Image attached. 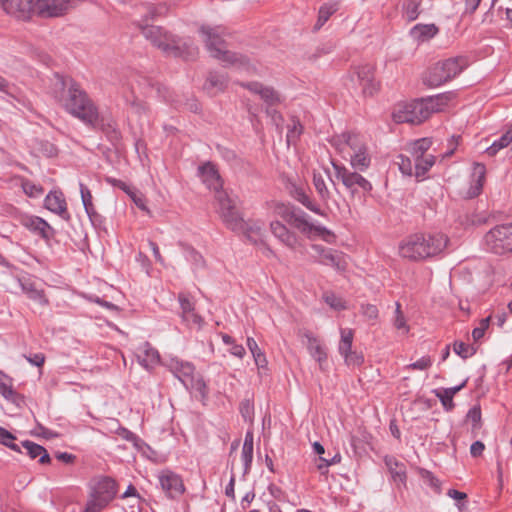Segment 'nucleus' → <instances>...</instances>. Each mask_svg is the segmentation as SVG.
Masks as SVG:
<instances>
[{
  "label": "nucleus",
  "instance_id": "19",
  "mask_svg": "<svg viewBox=\"0 0 512 512\" xmlns=\"http://www.w3.org/2000/svg\"><path fill=\"white\" fill-rule=\"evenodd\" d=\"M289 225L295 227L302 233H309L316 231L320 235H332V232L324 226H314L307 220V214L301 209L296 208L293 212V217L290 219Z\"/></svg>",
  "mask_w": 512,
  "mask_h": 512
},
{
  "label": "nucleus",
  "instance_id": "47",
  "mask_svg": "<svg viewBox=\"0 0 512 512\" xmlns=\"http://www.w3.org/2000/svg\"><path fill=\"white\" fill-rule=\"evenodd\" d=\"M313 185L323 201H327L330 198V192L326 186L325 180L320 173H314Z\"/></svg>",
  "mask_w": 512,
  "mask_h": 512
},
{
  "label": "nucleus",
  "instance_id": "7",
  "mask_svg": "<svg viewBox=\"0 0 512 512\" xmlns=\"http://www.w3.org/2000/svg\"><path fill=\"white\" fill-rule=\"evenodd\" d=\"M215 200L219 206V213L227 225L233 231H245L248 234L255 232L260 234L261 228L259 226L247 227V224L236 209L233 200L222 189L215 192Z\"/></svg>",
  "mask_w": 512,
  "mask_h": 512
},
{
  "label": "nucleus",
  "instance_id": "24",
  "mask_svg": "<svg viewBox=\"0 0 512 512\" xmlns=\"http://www.w3.org/2000/svg\"><path fill=\"white\" fill-rule=\"evenodd\" d=\"M22 224L33 232L38 233L42 238L48 240L54 234L53 228L38 216H28L23 219Z\"/></svg>",
  "mask_w": 512,
  "mask_h": 512
},
{
  "label": "nucleus",
  "instance_id": "58",
  "mask_svg": "<svg viewBox=\"0 0 512 512\" xmlns=\"http://www.w3.org/2000/svg\"><path fill=\"white\" fill-rule=\"evenodd\" d=\"M397 164L399 166V170L404 174V175H408V176H411L413 174V164H412V160L404 155V154H400L397 156Z\"/></svg>",
  "mask_w": 512,
  "mask_h": 512
},
{
  "label": "nucleus",
  "instance_id": "16",
  "mask_svg": "<svg viewBox=\"0 0 512 512\" xmlns=\"http://www.w3.org/2000/svg\"><path fill=\"white\" fill-rule=\"evenodd\" d=\"M70 0H36L35 12L44 18L59 17L68 10Z\"/></svg>",
  "mask_w": 512,
  "mask_h": 512
},
{
  "label": "nucleus",
  "instance_id": "35",
  "mask_svg": "<svg viewBox=\"0 0 512 512\" xmlns=\"http://www.w3.org/2000/svg\"><path fill=\"white\" fill-rule=\"evenodd\" d=\"M253 432L247 431L244 438V443L242 447L241 458L244 464V474H248L251 469V464L253 460Z\"/></svg>",
  "mask_w": 512,
  "mask_h": 512
},
{
  "label": "nucleus",
  "instance_id": "38",
  "mask_svg": "<svg viewBox=\"0 0 512 512\" xmlns=\"http://www.w3.org/2000/svg\"><path fill=\"white\" fill-rule=\"evenodd\" d=\"M350 162L355 170L365 171L371 163V157L368 154L367 148L360 152L352 153L350 155Z\"/></svg>",
  "mask_w": 512,
  "mask_h": 512
},
{
  "label": "nucleus",
  "instance_id": "30",
  "mask_svg": "<svg viewBox=\"0 0 512 512\" xmlns=\"http://www.w3.org/2000/svg\"><path fill=\"white\" fill-rule=\"evenodd\" d=\"M304 335L307 338V349L309 354L319 363L320 366H322V363L327 360L325 347L312 333L306 332Z\"/></svg>",
  "mask_w": 512,
  "mask_h": 512
},
{
  "label": "nucleus",
  "instance_id": "49",
  "mask_svg": "<svg viewBox=\"0 0 512 512\" xmlns=\"http://www.w3.org/2000/svg\"><path fill=\"white\" fill-rule=\"evenodd\" d=\"M323 299L332 309L341 311L346 309L345 301L335 293L328 291L323 294Z\"/></svg>",
  "mask_w": 512,
  "mask_h": 512
},
{
  "label": "nucleus",
  "instance_id": "8",
  "mask_svg": "<svg viewBox=\"0 0 512 512\" xmlns=\"http://www.w3.org/2000/svg\"><path fill=\"white\" fill-rule=\"evenodd\" d=\"M116 494V481L108 476L100 477L89 495L88 511L101 512L115 498Z\"/></svg>",
  "mask_w": 512,
  "mask_h": 512
},
{
  "label": "nucleus",
  "instance_id": "60",
  "mask_svg": "<svg viewBox=\"0 0 512 512\" xmlns=\"http://www.w3.org/2000/svg\"><path fill=\"white\" fill-rule=\"evenodd\" d=\"M360 312L368 320H376L379 314L377 306L373 304H362Z\"/></svg>",
  "mask_w": 512,
  "mask_h": 512
},
{
  "label": "nucleus",
  "instance_id": "20",
  "mask_svg": "<svg viewBox=\"0 0 512 512\" xmlns=\"http://www.w3.org/2000/svg\"><path fill=\"white\" fill-rule=\"evenodd\" d=\"M249 91L260 96L266 106H277L281 103L280 94L272 87L260 82H250L243 85Z\"/></svg>",
  "mask_w": 512,
  "mask_h": 512
},
{
  "label": "nucleus",
  "instance_id": "29",
  "mask_svg": "<svg viewBox=\"0 0 512 512\" xmlns=\"http://www.w3.org/2000/svg\"><path fill=\"white\" fill-rule=\"evenodd\" d=\"M331 143L337 147H340L342 144H346L350 147L353 153L360 152L367 148L360 135L353 132H344L340 136L335 137Z\"/></svg>",
  "mask_w": 512,
  "mask_h": 512
},
{
  "label": "nucleus",
  "instance_id": "55",
  "mask_svg": "<svg viewBox=\"0 0 512 512\" xmlns=\"http://www.w3.org/2000/svg\"><path fill=\"white\" fill-rule=\"evenodd\" d=\"M466 418L472 422V431L481 428V408L479 405L469 409Z\"/></svg>",
  "mask_w": 512,
  "mask_h": 512
},
{
  "label": "nucleus",
  "instance_id": "43",
  "mask_svg": "<svg viewBox=\"0 0 512 512\" xmlns=\"http://www.w3.org/2000/svg\"><path fill=\"white\" fill-rule=\"evenodd\" d=\"M421 0H405L403 3V11L408 21H414L419 16V7Z\"/></svg>",
  "mask_w": 512,
  "mask_h": 512
},
{
  "label": "nucleus",
  "instance_id": "50",
  "mask_svg": "<svg viewBox=\"0 0 512 512\" xmlns=\"http://www.w3.org/2000/svg\"><path fill=\"white\" fill-rule=\"evenodd\" d=\"M341 356L344 358V362L348 367H359L364 362V356L361 352L353 351L342 353Z\"/></svg>",
  "mask_w": 512,
  "mask_h": 512
},
{
  "label": "nucleus",
  "instance_id": "13",
  "mask_svg": "<svg viewBox=\"0 0 512 512\" xmlns=\"http://www.w3.org/2000/svg\"><path fill=\"white\" fill-rule=\"evenodd\" d=\"M158 481L165 496L170 500H178L186 491L182 477L170 469L160 471Z\"/></svg>",
  "mask_w": 512,
  "mask_h": 512
},
{
  "label": "nucleus",
  "instance_id": "34",
  "mask_svg": "<svg viewBox=\"0 0 512 512\" xmlns=\"http://www.w3.org/2000/svg\"><path fill=\"white\" fill-rule=\"evenodd\" d=\"M194 370V366L188 362H177L172 368L175 377L178 378L188 390L189 382H191V379L194 377Z\"/></svg>",
  "mask_w": 512,
  "mask_h": 512
},
{
  "label": "nucleus",
  "instance_id": "54",
  "mask_svg": "<svg viewBox=\"0 0 512 512\" xmlns=\"http://www.w3.org/2000/svg\"><path fill=\"white\" fill-rule=\"evenodd\" d=\"M22 188L24 193L29 197H38L43 194L44 189L42 186L33 183L30 180L22 181Z\"/></svg>",
  "mask_w": 512,
  "mask_h": 512
},
{
  "label": "nucleus",
  "instance_id": "27",
  "mask_svg": "<svg viewBox=\"0 0 512 512\" xmlns=\"http://www.w3.org/2000/svg\"><path fill=\"white\" fill-rule=\"evenodd\" d=\"M384 463L388 468L393 481L398 485L406 486L407 473L404 463L399 462L394 456H385Z\"/></svg>",
  "mask_w": 512,
  "mask_h": 512
},
{
  "label": "nucleus",
  "instance_id": "32",
  "mask_svg": "<svg viewBox=\"0 0 512 512\" xmlns=\"http://www.w3.org/2000/svg\"><path fill=\"white\" fill-rule=\"evenodd\" d=\"M21 446L27 450V454L31 459L39 457V463L41 464H48L51 462V458L43 446L30 440L22 441Z\"/></svg>",
  "mask_w": 512,
  "mask_h": 512
},
{
  "label": "nucleus",
  "instance_id": "42",
  "mask_svg": "<svg viewBox=\"0 0 512 512\" xmlns=\"http://www.w3.org/2000/svg\"><path fill=\"white\" fill-rule=\"evenodd\" d=\"M189 389L199 394L200 400L204 402L208 398V387L201 376L193 377L189 382Z\"/></svg>",
  "mask_w": 512,
  "mask_h": 512
},
{
  "label": "nucleus",
  "instance_id": "12",
  "mask_svg": "<svg viewBox=\"0 0 512 512\" xmlns=\"http://www.w3.org/2000/svg\"><path fill=\"white\" fill-rule=\"evenodd\" d=\"M311 249L313 251L312 257L315 262L321 265L331 266L339 272H343L347 269V262L342 252L319 244H313Z\"/></svg>",
  "mask_w": 512,
  "mask_h": 512
},
{
  "label": "nucleus",
  "instance_id": "6",
  "mask_svg": "<svg viewBox=\"0 0 512 512\" xmlns=\"http://www.w3.org/2000/svg\"><path fill=\"white\" fill-rule=\"evenodd\" d=\"M468 61L463 56L451 57L433 64L425 73L423 83L431 88L439 87L457 77Z\"/></svg>",
  "mask_w": 512,
  "mask_h": 512
},
{
  "label": "nucleus",
  "instance_id": "63",
  "mask_svg": "<svg viewBox=\"0 0 512 512\" xmlns=\"http://www.w3.org/2000/svg\"><path fill=\"white\" fill-rule=\"evenodd\" d=\"M80 194H81V199H82L84 209H89V207L93 205V203H92L93 197H92V194H91V191L89 190V188L86 185H84L83 183H80Z\"/></svg>",
  "mask_w": 512,
  "mask_h": 512
},
{
  "label": "nucleus",
  "instance_id": "22",
  "mask_svg": "<svg viewBox=\"0 0 512 512\" xmlns=\"http://www.w3.org/2000/svg\"><path fill=\"white\" fill-rule=\"evenodd\" d=\"M137 358L139 364L148 371L160 363L159 352L149 342L139 346Z\"/></svg>",
  "mask_w": 512,
  "mask_h": 512
},
{
  "label": "nucleus",
  "instance_id": "45",
  "mask_svg": "<svg viewBox=\"0 0 512 512\" xmlns=\"http://www.w3.org/2000/svg\"><path fill=\"white\" fill-rule=\"evenodd\" d=\"M116 433L121 438L125 439L128 442H131L133 444V446L138 450H140L142 448V446L144 445V441L138 435H136L135 433H133L132 431H130L129 429H127L125 427L120 426L116 430Z\"/></svg>",
  "mask_w": 512,
  "mask_h": 512
},
{
  "label": "nucleus",
  "instance_id": "21",
  "mask_svg": "<svg viewBox=\"0 0 512 512\" xmlns=\"http://www.w3.org/2000/svg\"><path fill=\"white\" fill-rule=\"evenodd\" d=\"M88 126L102 131L113 145H117L122 139V134L116 122L111 118L100 117L99 113L96 124Z\"/></svg>",
  "mask_w": 512,
  "mask_h": 512
},
{
  "label": "nucleus",
  "instance_id": "64",
  "mask_svg": "<svg viewBox=\"0 0 512 512\" xmlns=\"http://www.w3.org/2000/svg\"><path fill=\"white\" fill-rule=\"evenodd\" d=\"M485 450V445L482 441H475L470 446V454L472 457H479L483 454V451Z\"/></svg>",
  "mask_w": 512,
  "mask_h": 512
},
{
  "label": "nucleus",
  "instance_id": "23",
  "mask_svg": "<svg viewBox=\"0 0 512 512\" xmlns=\"http://www.w3.org/2000/svg\"><path fill=\"white\" fill-rule=\"evenodd\" d=\"M19 284L22 291L30 300L35 301L42 306L49 305V300L45 295V291L37 288L36 283L31 278H19Z\"/></svg>",
  "mask_w": 512,
  "mask_h": 512
},
{
  "label": "nucleus",
  "instance_id": "3",
  "mask_svg": "<svg viewBox=\"0 0 512 512\" xmlns=\"http://www.w3.org/2000/svg\"><path fill=\"white\" fill-rule=\"evenodd\" d=\"M448 100V96L439 94L398 104L392 113L393 121L398 124H421L433 113L440 111L441 107L446 105Z\"/></svg>",
  "mask_w": 512,
  "mask_h": 512
},
{
  "label": "nucleus",
  "instance_id": "25",
  "mask_svg": "<svg viewBox=\"0 0 512 512\" xmlns=\"http://www.w3.org/2000/svg\"><path fill=\"white\" fill-rule=\"evenodd\" d=\"M486 175L485 165L482 163H474L473 166V180L467 190L466 198L472 199L479 196L483 189V184Z\"/></svg>",
  "mask_w": 512,
  "mask_h": 512
},
{
  "label": "nucleus",
  "instance_id": "46",
  "mask_svg": "<svg viewBox=\"0 0 512 512\" xmlns=\"http://www.w3.org/2000/svg\"><path fill=\"white\" fill-rule=\"evenodd\" d=\"M353 337L354 332L352 329H341V340L338 346L340 354L350 352V349H352Z\"/></svg>",
  "mask_w": 512,
  "mask_h": 512
},
{
  "label": "nucleus",
  "instance_id": "59",
  "mask_svg": "<svg viewBox=\"0 0 512 512\" xmlns=\"http://www.w3.org/2000/svg\"><path fill=\"white\" fill-rule=\"evenodd\" d=\"M432 366L430 356H423L419 360L405 366L406 370H426Z\"/></svg>",
  "mask_w": 512,
  "mask_h": 512
},
{
  "label": "nucleus",
  "instance_id": "37",
  "mask_svg": "<svg viewBox=\"0 0 512 512\" xmlns=\"http://www.w3.org/2000/svg\"><path fill=\"white\" fill-rule=\"evenodd\" d=\"M434 164L435 156L432 154L414 159L415 177L423 179Z\"/></svg>",
  "mask_w": 512,
  "mask_h": 512
},
{
  "label": "nucleus",
  "instance_id": "53",
  "mask_svg": "<svg viewBox=\"0 0 512 512\" xmlns=\"http://www.w3.org/2000/svg\"><path fill=\"white\" fill-rule=\"evenodd\" d=\"M434 395L440 400L443 408L446 411H452L455 407V404L453 402V397L449 394L445 393L444 388L435 389L433 390Z\"/></svg>",
  "mask_w": 512,
  "mask_h": 512
},
{
  "label": "nucleus",
  "instance_id": "61",
  "mask_svg": "<svg viewBox=\"0 0 512 512\" xmlns=\"http://www.w3.org/2000/svg\"><path fill=\"white\" fill-rule=\"evenodd\" d=\"M303 130L301 123L297 120H293V125L289 127L287 132V142L295 141L299 138Z\"/></svg>",
  "mask_w": 512,
  "mask_h": 512
},
{
  "label": "nucleus",
  "instance_id": "44",
  "mask_svg": "<svg viewBox=\"0 0 512 512\" xmlns=\"http://www.w3.org/2000/svg\"><path fill=\"white\" fill-rule=\"evenodd\" d=\"M16 436L7 429L0 426V444L10 448L15 452L21 453V446L15 443Z\"/></svg>",
  "mask_w": 512,
  "mask_h": 512
},
{
  "label": "nucleus",
  "instance_id": "62",
  "mask_svg": "<svg viewBox=\"0 0 512 512\" xmlns=\"http://www.w3.org/2000/svg\"><path fill=\"white\" fill-rule=\"evenodd\" d=\"M85 211L94 227L102 226L104 223V218L96 211L94 205L90 206L89 209H85Z\"/></svg>",
  "mask_w": 512,
  "mask_h": 512
},
{
  "label": "nucleus",
  "instance_id": "11",
  "mask_svg": "<svg viewBox=\"0 0 512 512\" xmlns=\"http://www.w3.org/2000/svg\"><path fill=\"white\" fill-rule=\"evenodd\" d=\"M335 170L336 177L341 180L343 185L350 190L352 194L358 192L360 189L364 193L372 191V184L356 171H350L345 166L332 163Z\"/></svg>",
  "mask_w": 512,
  "mask_h": 512
},
{
  "label": "nucleus",
  "instance_id": "26",
  "mask_svg": "<svg viewBox=\"0 0 512 512\" xmlns=\"http://www.w3.org/2000/svg\"><path fill=\"white\" fill-rule=\"evenodd\" d=\"M270 229L273 235L289 248H295L298 242L297 236L280 221H272Z\"/></svg>",
  "mask_w": 512,
  "mask_h": 512
},
{
  "label": "nucleus",
  "instance_id": "18",
  "mask_svg": "<svg viewBox=\"0 0 512 512\" xmlns=\"http://www.w3.org/2000/svg\"><path fill=\"white\" fill-rule=\"evenodd\" d=\"M198 174L208 189L217 192L223 188V180L215 164L208 161L198 167Z\"/></svg>",
  "mask_w": 512,
  "mask_h": 512
},
{
  "label": "nucleus",
  "instance_id": "36",
  "mask_svg": "<svg viewBox=\"0 0 512 512\" xmlns=\"http://www.w3.org/2000/svg\"><path fill=\"white\" fill-rule=\"evenodd\" d=\"M438 31L434 24H417L411 29L410 34L414 39L423 42L433 38Z\"/></svg>",
  "mask_w": 512,
  "mask_h": 512
},
{
  "label": "nucleus",
  "instance_id": "15",
  "mask_svg": "<svg viewBox=\"0 0 512 512\" xmlns=\"http://www.w3.org/2000/svg\"><path fill=\"white\" fill-rule=\"evenodd\" d=\"M178 301L181 308L182 320L189 326L200 329L204 323L203 318L195 311V303L187 293H179Z\"/></svg>",
  "mask_w": 512,
  "mask_h": 512
},
{
  "label": "nucleus",
  "instance_id": "10",
  "mask_svg": "<svg viewBox=\"0 0 512 512\" xmlns=\"http://www.w3.org/2000/svg\"><path fill=\"white\" fill-rule=\"evenodd\" d=\"M352 88L360 87L364 96H373L379 91L380 84L375 80V68L370 64L354 67L348 77Z\"/></svg>",
  "mask_w": 512,
  "mask_h": 512
},
{
  "label": "nucleus",
  "instance_id": "39",
  "mask_svg": "<svg viewBox=\"0 0 512 512\" xmlns=\"http://www.w3.org/2000/svg\"><path fill=\"white\" fill-rule=\"evenodd\" d=\"M511 142L512 129H509L486 149V153L489 156H495L501 149L507 147Z\"/></svg>",
  "mask_w": 512,
  "mask_h": 512
},
{
  "label": "nucleus",
  "instance_id": "48",
  "mask_svg": "<svg viewBox=\"0 0 512 512\" xmlns=\"http://www.w3.org/2000/svg\"><path fill=\"white\" fill-rule=\"evenodd\" d=\"M337 8L335 5L324 4L320 7L318 13V19L315 25V29L322 27L328 19L336 12Z\"/></svg>",
  "mask_w": 512,
  "mask_h": 512
},
{
  "label": "nucleus",
  "instance_id": "4",
  "mask_svg": "<svg viewBox=\"0 0 512 512\" xmlns=\"http://www.w3.org/2000/svg\"><path fill=\"white\" fill-rule=\"evenodd\" d=\"M141 29L144 37L167 55L188 59L196 54V48L160 26L145 25Z\"/></svg>",
  "mask_w": 512,
  "mask_h": 512
},
{
  "label": "nucleus",
  "instance_id": "33",
  "mask_svg": "<svg viewBox=\"0 0 512 512\" xmlns=\"http://www.w3.org/2000/svg\"><path fill=\"white\" fill-rule=\"evenodd\" d=\"M227 86V78L225 75L218 72H210L204 84V89L214 95L218 92L224 91Z\"/></svg>",
  "mask_w": 512,
  "mask_h": 512
},
{
  "label": "nucleus",
  "instance_id": "2",
  "mask_svg": "<svg viewBox=\"0 0 512 512\" xmlns=\"http://www.w3.org/2000/svg\"><path fill=\"white\" fill-rule=\"evenodd\" d=\"M448 238L442 233H414L399 244V254L410 261H424L439 255Z\"/></svg>",
  "mask_w": 512,
  "mask_h": 512
},
{
  "label": "nucleus",
  "instance_id": "9",
  "mask_svg": "<svg viewBox=\"0 0 512 512\" xmlns=\"http://www.w3.org/2000/svg\"><path fill=\"white\" fill-rule=\"evenodd\" d=\"M486 249L497 255L512 252V222L494 226L484 235Z\"/></svg>",
  "mask_w": 512,
  "mask_h": 512
},
{
  "label": "nucleus",
  "instance_id": "56",
  "mask_svg": "<svg viewBox=\"0 0 512 512\" xmlns=\"http://www.w3.org/2000/svg\"><path fill=\"white\" fill-rule=\"evenodd\" d=\"M393 325L396 329L403 330L405 333H408L409 331V327L406 324V319L403 312L401 311V304L399 302H396Z\"/></svg>",
  "mask_w": 512,
  "mask_h": 512
},
{
  "label": "nucleus",
  "instance_id": "5",
  "mask_svg": "<svg viewBox=\"0 0 512 512\" xmlns=\"http://www.w3.org/2000/svg\"><path fill=\"white\" fill-rule=\"evenodd\" d=\"M199 31L212 57L230 65L242 66L248 63L246 57L226 49V42L223 39L224 31L221 27L201 26Z\"/></svg>",
  "mask_w": 512,
  "mask_h": 512
},
{
  "label": "nucleus",
  "instance_id": "1",
  "mask_svg": "<svg viewBox=\"0 0 512 512\" xmlns=\"http://www.w3.org/2000/svg\"><path fill=\"white\" fill-rule=\"evenodd\" d=\"M52 93L69 114L86 125L96 124L98 107L72 77L55 73Z\"/></svg>",
  "mask_w": 512,
  "mask_h": 512
},
{
  "label": "nucleus",
  "instance_id": "14",
  "mask_svg": "<svg viewBox=\"0 0 512 512\" xmlns=\"http://www.w3.org/2000/svg\"><path fill=\"white\" fill-rule=\"evenodd\" d=\"M3 11L11 17L27 21L35 12V0H0Z\"/></svg>",
  "mask_w": 512,
  "mask_h": 512
},
{
  "label": "nucleus",
  "instance_id": "52",
  "mask_svg": "<svg viewBox=\"0 0 512 512\" xmlns=\"http://www.w3.org/2000/svg\"><path fill=\"white\" fill-rule=\"evenodd\" d=\"M239 411L245 422H253L254 405L250 399H244L240 402Z\"/></svg>",
  "mask_w": 512,
  "mask_h": 512
},
{
  "label": "nucleus",
  "instance_id": "31",
  "mask_svg": "<svg viewBox=\"0 0 512 512\" xmlns=\"http://www.w3.org/2000/svg\"><path fill=\"white\" fill-rule=\"evenodd\" d=\"M11 381V378L0 371V394L6 400L19 406L23 402V397L13 389Z\"/></svg>",
  "mask_w": 512,
  "mask_h": 512
},
{
  "label": "nucleus",
  "instance_id": "40",
  "mask_svg": "<svg viewBox=\"0 0 512 512\" xmlns=\"http://www.w3.org/2000/svg\"><path fill=\"white\" fill-rule=\"evenodd\" d=\"M431 144H432V142L428 138H421V139L414 141L410 145V148H409V151H410L413 159L427 156L428 154L426 152L430 148Z\"/></svg>",
  "mask_w": 512,
  "mask_h": 512
},
{
  "label": "nucleus",
  "instance_id": "28",
  "mask_svg": "<svg viewBox=\"0 0 512 512\" xmlns=\"http://www.w3.org/2000/svg\"><path fill=\"white\" fill-rule=\"evenodd\" d=\"M289 194L291 197H293L296 201L301 203L303 206H305L308 210L314 212L315 214L323 216L324 213L320 209L319 205H317L309 195L306 194L305 190L302 187L297 186L296 184H291L288 187Z\"/></svg>",
  "mask_w": 512,
  "mask_h": 512
},
{
  "label": "nucleus",
  "instance_id": "17",
  "mask_svg": "<svg viewBox=\"0 0 512 512\" xmlns=\"http://www.w3.org/2000/svg\"><path fill=\"white\" fill-rule=\"evenodd\" d=\"M44 206L49 211L59 215L66 222L71 220L66 200L61 191H50L44 199Z\"/></svg>",
  "mask_w": 512,
  "mask_h": 512
},
{
  "label": "nucleus",
  "instance_id": "51",
  "mask_svg": "<svg viewBox=\"0 0 512 512\" xmlns=\"http://www.w3.org/2000/svg\"><path fill=\"white\" fill-rule=\"evenodd\" d=\"M418 474L425 483L435 491L440 492V481L431 471L425 468H418Z\"/></svg>",
  "mask_w": 512,
  "mask_h": 512
},
{
  "label": "nucleus",
  "instance_id": "57",
  "mask_svg": "<svg viewBox=\"0 0 512 512\" xmlns=\"http://www.w3.org/2000/svg\"><path fill=\"white\" fill-rule=\"evenodd\" d=\"M453 350L457 355H459L463 359H467L468 357L472 356L475 353L474 348L470 347L469 345L461 341L454 342Z\"/></svg>",
  "mask_w": 512,
  "mask_h": 512
},
{
  "label": "nucleus",
  "instance_id": "41",
  "mask_svg": "<svg viewBox=\"0 0 512 512\" xmlns=\"http://www.w3.org/2000/svg\"><path fill=\"white\" fill-rule=\"evenodd\" d=\"M295 209L296 207L289 203L276 202L273 204V213L287 223H289L290 219L293 217Z\"/></svg>",
  "mask_w": 512,
  "mask_h": 512
}]
</instances>
